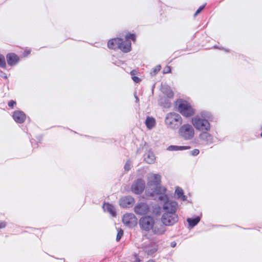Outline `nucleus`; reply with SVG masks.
<instances>
[{"label": "nucleus", "instance_id": "11", "mask_svg": "<svg viewBox=\"0 0 262 262\" xmlns=\"http://www.w3.org/2000/svg\"><path fill=\"white\" fill-rule=\"evenodd\" d=\"M166 230L165 226L163 224L155 223L152 228L150 230L151 234L146 237L147 239H150L152 235L160 236L164 234Z\"/></svg>", "mask_w": 262, "mask_h": 262}, {"label": "nucleus", "instance_id": "17", "mask_svg": "<svg viewBox=\"0 0 262 262\" xmlns=\"http://www.w3.org/2000/svg\"><path fill=\"white\" fill-rule=\"evenodd\" d=\"M103 208L105 211H107L110 214L115 217L116 216V211L114 205L108 202H104L103 205Z\"/></svg>", "mask_w": 262, "mask_h": 262}, {"label": "nucleus", "instance_id": "12", "mask_svg": "<svg viewBox=\"0 0 262 262\" xmlns=\"http://www.w3.org/2000/svg\"><path fill=\"white\" fill-rule=\"evenodd\" d=\"M209 131L201 133L199 135V139L202 144L208 145L213 143V136L208 133Z\"/></svg>", "mask_w": 262, "mask_h": 262}, {"label": "nucleus", "instance_id": "27", "mask_svg": "<svg viewBox=\"0 0 262 262\" xmlns=\"http://www.w3.org/2000/svg\"><path fill=\"white\" fill-rule=\"evenodd\" d=\"M161 208L160 206L158 205H155L152 206L151 212L153 215L158 216L161 213Z\"/></svg>", "mask_w": 262, "mask_h": 262}, {"label": "nucleus", "instance_id": "16", "mask_svg": "<svg viewBox=\"0 0 262 262\" xmlns=\"http://www.w3.org/2000/svg\"><path fill=\"white\" fill-rule=\"evenodd\" d=\"M12 117L16 123L21 124L25 121L26 115L24 112L18 110L13 112Z\"/></svg>", "mask_w": 262, "mask_h": 262}, {"label": "nucleus", "instance_id": "15", "mask_svg": "<svg viewBox=\"0 0 262 262\" xmlns=\"http://www.w3.org/2000/svg\"><path fill=\"white\" fill-rule=\"evenodd\" d=\"M135 202L133 197L128 195L122 198L119 201V205L123 208H129Z\"/></svg>", "mask_w": 262, "mask_h": 262}, {"label": "nucleus", "instance_id": "26", "mask_svg": "<svg viewBox=\"0 0 262 262\" xmlns=\"http://www.w3.org/2000/svg\"><path fill=\"white\" fill-rule=\"evenodd\" d=\"M162 91L163 93L166 96V97L172 98L173 97V93L172 90L167 86L162 88Z\"/></svg>", "mask_w": 262, "mask_h": 262}, {"label": "nucleus", "instance_id": "47", "mask_svg": "<svg viewBox=\"0 0 262 262\" xmlns=\"http://www.w3.org/2000/svg\"><path fill=\"white\" fill-rule=\"evenodd\" d=\"M221 50H224L226 52H230V50L229 49H224V48H222Z\"/></svg>", "mask_w": 262, "mask_h": 262}, {"label": "nucleus", "instance_id": "46", "mask_svg": "<svg viewBox=\"0 0 262 262\" xmlns=\"http://www.w3.org/2000/svg\"><path fill=\"white\" fill-rule=\"evenodd\" d=\"M135 97L136 98V102L138 103L139 101V99L136 94H134Z\"/></svg>", "mask_w": 262, "mask_h": 262}, {"label": "nucleus", "instance_id": "34", "mask_svg": "<svg viewBox=\"0 0 262 262\" xmlns=\"http://www.w3.org/2000/svg\"><path fill=\"white\" fill-rule=\"evenodd\" d=\"M124 169L125 171H128L131 169V162L129 160H128L124 166Z\"/></svg>", "mask_w": 262, "mask_h": 262}, {"label": "nucleus", "instance_id": "36", "mask_svg": "<svg viewBox=\"0 0 262 262\" xmlns=\"http://www.w3.org/2000/svg\"><path fill=\"white\" fill-rule=\"evenodd\" d=\"M171 72V67L168 66H166L163 70V74H168V73H170Z\"/></svg>", "mask_w": 262, "mask_h": 262}, {"label": "nucleus", "instance_id": "4", "mask_svg": "<svg viewBox=\"0 0 262 262\" xmlns=\"http://www.w3.org/2000/svg\"><path fill=\"white\" fill-rule=\"evenodd\" d=\"M182 118L180 114L175 112L167 114L165 118V124L167 128L176 129L179 128L182 123Z\"/></svg>", "mask_w": 262, "mask_h": 262}, {"label": "nucleus", "instance_id": "3", "mask_svg": "<svg viewBox=\"0 0 262 262\" xmlns=\"http://www.w3.org/2000/svg\"><path fill=\"white\" fill-rule=\"evenodd\" d=\"M155 223V219L150 215H144L140 218L138 224L143 236L146 237Z\"/></svg>", "mask_w": 262, "mask_h": 262}, {"label": "nucleus", "instance_id": "24", "mask_svg": "<svg viewBox=\"0 0 262 262\" xmlns=\"http://www.w3.org/2000/svg\"><path fill=\"white\" fill-rule=\"evenodd\" d=\"M169 98L164 97L160 99L161 105L165 108H168L171 106V102Z\"/></svg>", "mask_w": 262, "mask_h": 262}, {"label": "nucleus", "instance_id": "32", "mask_svg": "<svg viewBox=\"0 0 262 262\" xmlns=\"http://www.w3.org/2000/svg\"><path fill=\"white\" fill-rule=\"evenodd\" d=\"M123 230L122 229H118L116 236V241L119 242L123 235Z\"/></svg>", "mask_w": 262, "mask_h": 262}, {"label": "nucleus", "instance_id": "31", "mask_svg": "<svg viewBox=\"0 0 262 262\" xmlns=\"http://www.w3.org/2000/svg\"><path fill=\"white\" fill-rule=\"evenodd\" d=\"M165 193L166 192H163L161 194L159 195V198H158L159 200L160 201L163 202L164 203L166 201H169L168 200V198L167 195L165 194Z\"/></svg>", "mask_w": 262, "mask_h": 262}, {"label": "nucleus", "instance_id": "20", "mask_svg": "<svg viewBox=\"0 0 262 262\" xmlns=\"http://www.w3.org/2000/svg\"><path fill=\"white\" fill-rule=\"evenodd\" d=\"M145 123L147 128L151 129L156 125V120L152 117L147 116L146 118Z\"/></svg>", "mask_w": 262, "mask_h": 262}, {"label": "nucleus", "instance_id": "50", "mask_svg": "<svg viewBox=\"0 0 262 262\" xmlns=\"http://www.w3.org/2000/svg\"><path fill=\"white\" fill-rule=\"evenodd\" d=\"M214 48H215V49H222V48H219V47L218 46H214Z\"/></svg>", "mask_w": 262, "mask_h": 262}, {"label": "nucleus", "instance_id": "53", "mask_svg": "<svg viewBox=\"0 0 262 262\" xmlns=\"http://www.w3.org/2000/svg\"><path fill=\"white\" fill-rule=\"evenodd\" d=\"M260 129H262V125L260 126Z\"/></svg>", "mask_w": 262, "mask_h": 262}, {"label": "nucleus", "instance_id": "1", "mask_svg": "<svg viewBox=\"0 0 262 262\" xmlns=\"http://www.w3.org/2000/svg\"><path fill=\"white\" fill-rule=\"evenodd\" d=\"M136 35L135 33H127L125 35V40L122 38H114L107 42V47L110 49H120L124 53H128L132 50L131 41H135Z\"/></svg>", "mask_w": 262, "mask_h": 262}, {"label": "nucleus", "instance_id": "35", "mask_svg": "<svg viewBox=\"0 0 262 262\" xmlns=\"http://www.w3.org/2000/svg\"><path fill=\"white\" fill-rule=\"evenodd\" d=\"M206 4H204L203 5L199 7V8L197 9L195 13L194 14V17H195L196 15H198L200 13H201L203 10L205 8L206 6Z\"/></svg>", "mask_w": 262, "mask_h": 262}, {"label": "nucleus", "instance_id": "52", "mask_svg": "<svg viewBox=\"0 0 262 262\" xmlns=\"http://www.w3.org/2000/svg\"><path fill=\"white\" fill-rule=\"evenodd\" d=\"M27 54H29L30 53V51H28L27 52Z\"/></svg>", "mask_w": 262, "mask_h": 262}, {"label": "nucleus", "instance_id": "29", "mask_svg": "<svg viewBox=\"0 0 262 262\" xmlns=\"http://www.w3.org/2000/svg\"><path fill=\"white\" fill-rule=\"evenodd\" d=\"M154 180L152 183L156 185H160L161 181V176L159 174H154Z\"/></svg>", "mask_w": 262, "mask_h": 262}, {"label": "nucleus", "instance_id": "40", "mask_svg": "<svg viewBox=\"0 0 262 262\" xmlns=\"http://www.w3.org/2000/svg\"><path fill=\"white\" fill-rule=\"evenodd\" d=\"M7 222L3 221L0 222V230L5 228L7 226Z\"/></svg>", "mask_w": 262, "mask_h": 262}, {"label": "nucleus", "instance_id": "45", "mask_svg": "<svg viewBox=\"0 0 262 262\" xmlns=\"http://www.w3.org/2000/svg\"><path fill=\"white\" fill-rule=\"evenodd\" d=\"M137 73V72L136 70H133L132 71H131V72H130V75L132 76H135V75Z\"/></svg>", "mask_w": 262, "mask_h": 262}, {"label": "nucleus", "instance_id": "18", "mask_svg": "<svg viewBox=\"0 0 262 262\" xmlns=\"http://www.w3.org/2000/svg\"><path fill=\"white\" fill-rule=\"evenodd\" d=\"M199 114L200 117H198L199 118H202L210 122H212L213 120L214 117L212 113L209 111L205 110L201 111Z\"/></svg>", "mask_w": 262, "mask_h": 262}, {"label": "nucleus", "instance_id": "14", "mask_svg": "<svg viewBox=\"0 0 262 262\" xmlns=\"http://www.w3.org/2000/svg\"><path fill=\"white\" fill-rule=\"evenodd\" d=\"M6 58L8 64L10 67L16 66L20 60L19 56L14 53L7 54Z\"/></svg>", "mask_w": 262, "mask_h": 262}, {"label": "nucleus", "instance_id": "41", "mask_svg": "<svg viewBox=\"0 0 262 262\" xmlns=\"http://www.w3.org/2000/svg\"><path fill=\"white\" fill-rule=\"evenodd\" d=\"M0 76L3 78L4 79H7V74L5 73L2 72V71H0Z\"/></svg>", "mask_w": 262, "mask_h": 262}, {"label": "nucleus", "instance_id": "42", "mask_svg": "<svg viewBox=\"0 0 262 262\" xmlns=\"http://www.w3.org/2000/svg\"><path fill=\"white\" fill-rule=\"evenodd\" d=\"M135 260L134 262H140L141 261L140 259L139 258L138 255L137 254H135L134 255Z\"/></svg>", "mask_w": 262, "mask_h": 262}, {"label": "nucleus", "instance_id": "5", "mask_svg": "<svg viewBox=\"0 0 262 262\" xmlns=\"http://www.w3.org/2000/svg\"><path fill=\"white\" fill-rule=\"evenodd\" d=\"M179 136L185 140H191L194 136V129L188 123L184 124L179 127Z\"/></svg>", "mask_w": 262, "mask_h": 262}, {"label": "nucleus", "instance_id": "8", "mask_svg": "<svg viewBox=\"0 0 262 262\" xmlns=\"http://www.w3.org/2000/svg\"><path fill=\"white\" fill-rule=\"evenodd\" d=\"M145 183L141 178H138L135 181L131 186L132 191L136 194H140L144 190Z\"/></svg>", "mask_w": 262, "mask_h": 262}, {"label": "nucleus", "instance_id": "51", "mask_svg": "<svg viewBox=\"0 0 262 262\" xmlns=\"http://www.w3.org/2000/svg\"><path fill=\"white\" fill-rule=\"evenodd\" d=\"M32 140H31V144H32V145L33 146H34V145H33V141H32Z\"/></svg>", "mask_w": 262, "mask_h": 262}, {"label": "nucleus", "instance_id": "38", "mask_svg": "<svg viewBox=\"0 0 262 262\" xmlns=\"http://www.w3.org/2000/svg\"><path fill=\"white\" fill-rule=\"evenodd\" d=\"M16 101L14 100H10L8 103V105L9 106V107H10V108H13L14 107V106L15 105H16Z\"/></svg>", "mask_w": 262, "mask_h": 262}, {"label": "nucleus", "instance_id": "54", "mask_svg": "<svg viewBox=\"0 0 262 262\" xmlns=\"http://www.w3.org/2000/svg\"><path fill=\"white\" fill-rule=\"evenodd\" d=\"M64 262H66V261L64 260Z\"/></svg>", "mask_w": 262, "mask_h": 262}, {"label": "nucleus", "instance_id": "37", "mask_svg": "<svg viewBox=\"0 0 262 262\" xmlns=\"http://www.w3.org/2000/svg\"><path fill=\"white\" fill-rule=\"evenodd\" d=\"M200 153V150L198 149H194L189 151V155L193 156H196Z\"/></svg>", "mask_w": 262, "mask_h": 262}, {"label": "nucleus", "instance_id": "9", "mask_svg": "<svg viewBox=\"0 0 262 262\" xmlns=\"http://www.w3.org/2000/svg\"><path fill=\"white\" fill-rule=\"evenodd\" d=\"M134 210L136 214L143 216L148 215L147 214L150 212L149 206L144 202H140L136 204Z\"/></svg>", "mask_w": 262, "mask_h": 262}, {"label": "nucleus", "instance_id": "2", "mask_svg": "<svg viewBox=\"0 0 262 262\" xmlns=\"http://www.w3.org/2000/svg\"><path fill=\"white\" fill-rule=\"evenodd\" d=\"M177 111L184 117L189 118L195 114V110L187 101L178 99L176 102Z\"/></svg>", "mask_w": 262, "mask_h": 262}, {"label": "nucleus", "instance_id": "44", "mask_svg": "<svg viewBox=\"0 0 262 262\" xmlns=\"http://www.w3.org/2000/svg\"><path fill=\"white\" fill-rule=\"evenodd\" d=\"M177 245V243L176 242H171L170 243V246L172 247V248H174Z\"/></svg>", "mask_w": 262, "mask_h": 262}, {"label": "nucleus", "instance_id": "33", "mask_svg": "<svg viewBox=\"0 0 262 262\" xmlns=\"http://www.w3.org/2000/svg\"><path fill=\"white\" fill-rule=\"evenodd\" d=\"M161 66L160 64L157 66L155 68L153 69L150 74L152 76L156 75L161 69Z\"/></svg>", "mask_w": 262, "mask_h": 262}, {"label": "nucleus", "instance_id": "6", "mask_svg": "<svg viewBox=\"0 0 262 262\" xmlns=\"http://www.w3.org/2000/svg\"><path fill=\"white\" fill-rule=\"evenodd\" d=\"M210 121L206 120L202 118H199L198 117H192L191 123L194 127L201 133L209 131L211 128Z\"/></svg>", "mask_w": 262, "mask_h": 262}, {"label": "nucleus", "instance_id": "23", "mask_svg": "<svg viewBox=\"0 0 262 262\" xmlns=\"http://www.w3.org/2000/svg\"><path fill=\"white\" fill-rule=\"evenodd\" d=\"M145 252L148 255L152 256L157 251V246H148L144 249Z\"/></svg>", "mask_w": 262, "mask_h": 262}, {"label": "nucleus", "instance_id": "21", "mask_svg": "<svg viewBox=\"0 0 262 262\" xmlns=\"http://www.w3.org/2000/svg\"><path fill=\"white\" fill-rule=\"evenodd\" d=\"M190 146L170 145L167 149L169 151L184 150L190 149Z\"/></svg>", "mask_w": 262, "mask_h": 262}, {"label": "nucleus", "instance_id": "30", "mask_svg": "<svg viewBox=\"0 0 262 262\" xmlns=\"http://www.w3.org/2000/svg\"><path fill=\"white\" fill-rule=\"evenodd\" d=\"M0 68L5 69L6 68V62L5 56L0 53Z\"/></svg>", "mask_w": 262, "mask_h": 262}, {"label": "nucleus", "instance_id": "39", "mask_svg": "<svg viewBox=\"0 0 262 262\" xmlns=\"http://www.w3.org/2000/svg\"><path fill=\"white\" fill-rule=\"evenodd\" d=\"M132 78L135 83H139L141 81V79L136 76H132Z\"/></svg>", "mask_w": 262, "mask_h": 262}, {"label": "nucleus", "instance_id": "49", "mask_svg": "<svg viewBox=\"0 0 262 262\" xmlns=\"http://www.w3.org/2000/svg\"><path fill=\"white\" fill-rule=\"evenodd\" d=\"M236 227H238V228H242L243 229H245V230H249V229H251V228H243L242 227H240L239 226H236Z\"/></svg>", "mask_w": 262, "mask_h": 262}, {"label": "nucleus", "instance_id": "28", "mask_svg": "<svg viewBox=\"0 0 262 262\" xmlns=\"http://www.w3.org/2000/svg\"><path fill=\"white\" fill-rule=\"evenodd\" d=\"M183 190L180 187L177 186L175 189V195L177 199H180V198L184 194Z\"/></svg>", "mask_w": 262, "mask_h": 262}, {"label": "nucleus", "instance_id": "7", "mask_svg": "<svg viewBox=\"0 0 262 262\" xmlns=\"http://www.w3.org/2000/svg\"><path fill=\"white\" fill-rule=\"evenodd\" d=\"M162 222L165 226H172L178 222V216L176 213L165 212L162 216Z\"/></svg>", "mask_w": 262, "mask_h": 262}, {"label": "nucleus", "instance_id": "13", "mask_svg": "<svg viewBox=\"0 0 262 262\" xmlns=\"http://www.w3.org/2000/svg\"><path fill=\"white\" fill-rule=\"evenodd\" d=\"M178 207V204L174 201H166L163 206L165 212L176 213Z\"/></svg>", "mask_w": 262, "mask_h": 262}, {"label": "nucleus", "instance_id": "10", "mask_svg": "<svg viewBox=\"0 0 262 262\" xmlns=\"http://www.w3.org/2000/svg\"><path fill=\"white\" fill-rule=\"evenodd\" d=\"M122 222L129 228H133L138 224L136 216L132 213H127L123 215Z\"/></svg>", "mask_w": 262, "mask_h": 262}, {"label": "nucleus", "instance_id": "19", "mask_svg": "<svg viewBox=\"0 0 262 262\" xmlns=\"http://www.w3.org/2000/svg\"><path fill=\"white\" fill-rule=\"evenodd\" d=\"M201 219V216L196 215L193 217H188L186 221L188 224L189 227L192 229L198 224Z\"/></svg>", "mask_w": 262, "mask_h": 262}, {"label": "nucleus", "instance_id": "25", "mask_svg": "<svg viewBox=\"0 0 262 262\" xmlns=\"http://www.w3.org/2000/svg\"><path fill=\"white\" fill-rule=\"evenodd\" d=\"M163 192H166V188L164 187H162L160 185H156V186L152 189V193L159 195Z\"/></svg>", "mask_w": 262, "mask_h": 262}, {"label": "nucleus", "instance_id": "22", "mask_svg": "<svg viewBox=\"0 0 262 262\" xmlns=\"http://www.w3.org/2000/svg\"><path fill=\"white\" fill-rule=\"evenodd\" d=\"M156 157L154 153L151 151H148L144 158V160L148 164H152L155 162Z\"/></svg>", "mask_w": 262, "mask_h": 262}, {"label": "nucleus", "instance_id": "48", "mask_svg": "<svg viewBox=\"0 0 262 262\" xmlns=\"http://www.w3.org/2000/svg\"><path fill=\"white\" fill-rule=\"evenodd\" d=\"M37 140L38 141V142L41 143V141L42 140V137L41 136H39L38 137Z\"/></svg>", "mask_w": 262, "mask_h": 262}, {"label": "nucleus", "instance_id": "43", "mask_svg": "<svg viewBox=\"0 0 262 262\" xmlns=\"http://www.w3.org/2000/svg\"><path fill=\"white\" fill-rule=\"evenodd\" d=\"M187 196H186L185 195H184V194H183L180 198V199H181V200L184 201H186L187 200Z\"/></svg>", "mask_w": 262, "mask_h": 262}]
</instances>
